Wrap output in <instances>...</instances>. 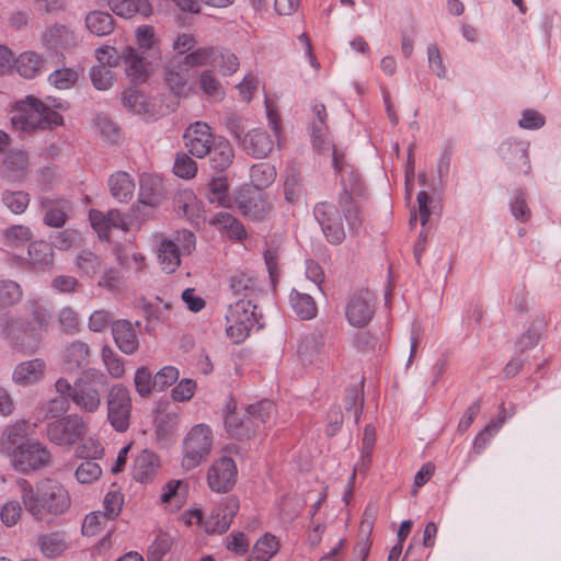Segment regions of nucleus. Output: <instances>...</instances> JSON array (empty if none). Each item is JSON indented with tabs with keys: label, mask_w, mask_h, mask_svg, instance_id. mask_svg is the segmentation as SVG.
<instances>
[{
	"label": "nucleus",
	"mask_w": 561,
	"mask_h": 561,
	"mask_svg": "<svg viewBox=\"0 0 561 561\" xmlns=\"http://www.w3.org/2000/svg\"><path fill=\"white\" fill-rule=\"evenodd\" d=\"M342 160L336 149L333 148V168L336 172L342 173L343 190L339 194L337 204L321 202L313 208L314 218L327 241L331 244H341L346 237V231L352 236L358 234L363 225L359 209L354 202V196L362 193V181L353 170L345 176Z\"/></svg>",
	"instance_id": "obj_1"
},
{
	"label": "nucleus",
	"mask_w": 561,
	"mask_h": 561,
	"mask_svg": "<svg viewBox=\"0 0 561 561\" xmlns=\"http://www.w3.org/2000/svg\"><path fill=\"white\" fill-rule=\"evenodd\" d=\"M16 486L25 511L36 520L58 517L71 506L68 490L56 480L46 478L33 486L26 479L20 478Z\"/></svg>",
	"instance_id": "obj_2"
},
{
	"label": "nucleus",
	"mask_w": 561,
	"mask_h": 561,
	"mask_svg": "<svg viewBox=\"0 0 561 561\" xmlns=\"http://www.w3.org/2000/svg\"><path fill=\"white\" fill-rule=\"evenodd\" d=\"M105 387L106 376L96 368L84 369L72 383L65 377L55 382V389L62 398L69 400L79 411L89 414L100 410Z\"/></svg>",
	"instance_id": "obj_3"
},
{
	"label": "nucleus",
	"mask_w": 561,
	"mask_h": 561,
	"mask_svg": "<svg viewBox=\"0 0 561 561\" xmlns=\"http://www.w3.org/2000/svg\"><path fill=\"white\" fill-rule=\"evenodd\" d=\"M0 336L9 346L22 355L35 354L43 341V333L27 319L21 317H0Z\"/></svg>",
	"instance_id": "obj_4"
},
{
	"label": "nucleus",
	"mask_w": 561,
	"mask_h": 561,
	"mask_svg": "<svg viewBox=\"0 0 561 561\" xmlns=\"http://www.w3.org/2000/svg\"><path fill=\"white\" fill-rule=\"evenodd\" d=\"M11 123L16 129L25 131L46 129L61 125L62 116L36 98L27 95L11 117Z\"/></svg>",
	"instance_id": "obj_5"
},
{
	"label": "nucleus",
	"mask_w": 561,
	"mask_h": 561,
	"mask_svg": "<svg viewBox=\"0 0 561 561\" xmlns=\"http://www.w3.org/2000/svg\"><path fill=\"white\" fill-rule=\"evenodd\" d=\"M213 442V431L207 424L194 425L182 443V468L190 471L204 462L211 451Z\"/></svg>",
	"instance_id": "obj_6"
},
{
	"label": "nucleus",
	"mask_w": 561,
	"mask_h": 561,
	"mask_svg": "<svg viewBox=\"0 0 561 561\" xmlns=\"http://www.w3.org/2000/svg\"><path fill=\"white\" fill-rule=\"evenodd\" d=\"M273 413V402L263 400L249 405L240 422H238V417L233 413L228 414L225 420V425L230 435L238 438H249L271 420Z\"/></svg>",
	"instance_id": "obj_7"
},
{
	"label": "nucleus",
	"mask_w": 561,
	"mask_h": 561,
	"mask_svg": "<svg viewBox=\"0 0 561 561\" xmlns=\"http://www.w3.org/2000/svg\"><path fill=\"white\" fill-rule=\"evenodd\" d=\"M195 234L188 230L176 231L172 238L162 239L157 248L158 262L167 273H173L181 264V256L195 249Z\"/></svg>",
	"instance_id": "obj_8"
},
{
	"label": "nucleus",
	"mask_w": 561,
	"mask_h": 561,
	"mask_svg": "<svg viewBox=\"0 0 561 561\" xmlns=\"http://www.w3.org/2000/svg\"><path fill=\"white\" fill-rule=\"evenodd\" d=\"M87 434V423L78 413L67 414L49 422L46 435L50 443L57 446H72Z\"/></svg>",
	"instance_id": "obj_9"
},
{
	"label": "nucleus",
	"mask_w": 561,
	"mask_h": 561,
	"mask_svg": "<svg viewBox=\"0 0 561 561\" xmlns=\"http://www.w3.org/2000/svg\"><path fill=\"white\" fill-rule=\"evenodd\" d=\"M106 404L111 426L116 432H126L131 416V398L128 388L122 383L113 385L107 393Z\"/></svg>",
	"instance_id": "obj_10"
},
{
	"label": "nucleus",
	"mask_w": 561,
	"mask_h": 561,
	"mask_svg": "<svg viewBox=\"0 0 561 561\" xmlns=\"http://www.w3.org/2000/svg\"><path fill=\"white\" fill-rule=\"evenodd\" d=\"M345 318L354 328L366 327L375 313V296L368 289L354 291L344 307Z\"/></svg>",
	"instance_id": "obj_11"
},
{
	"label": "nucleus",
	"mask_w": 561,
	"mask_h": 561,
	"mask_svg": "<svg viewBox=\"0 0 561 561\" xmlns=\"http://www.w3.org/2000/svg\"><path fill=\"white\" fill-rule=\"evenodd\" d=\"M50 460V453L42 443L28 439L24 446L14 454L10 461L16 471L28 473L45 467Z\"/></svg>",
	"instance_id": "obj_12"
},
{
	"label": "nucleus",
	"mask_w": 561,
	"mask_h": 561,
	"mask_svg": "<svg viewBox=\"0 0 561 561\" xmlns=\"http://www.w3.org/2000/svg\"><path fill=\"white\" fill-rule=\"evenodd\" d=\"M217 137L208 124L197 121L190 124L185 129L183 135L184 147L193 157L203 159L208 156Z\"/></svg>",
	"instance_id": "obj_13"
},
{
	"label": "nucleus",
	"mask_w": 561,
	"mask_h": 561,
	"mask_svg": "<svg viewBox=\"0 0 561 561\" xmlns=\"http://www.w3.org/2000/svg\"><path fill=\"white\" fill-rule=\"evenodd\" d=\"M238 469L232 458L222 456L216 459L207 471V483L211 491L226 493L237 481Z\"/></svg>",
	"instance_id": "obj_14"
},
{
	"label": "nucleus",
	"mask_w": 561,
	"mask_h": 561,
	"mask_svg": "<svg viewBox=\"0 0 561 561\" xmlns=\"http://www.w3.org/2000/svg\"><path fill=\"white\" fill-rule=\"evenodd\" d=\"M127 78L134 83L145 82L160 59H152L149 54H141L130 46L122 51Z\"/></svg>",
	"instance_id": "obj_15"
},
{
	"label": "nucleus",
	"mask_w": 561,
	"mask_h": 561,
	"mask_svg": "<svg viewBox=\"0 0 561 561\" xmlns=\"http://www.w3.org/2000/svg\"><path fill=\"white\" fill-rule=\"evenodd\" d=\"M239 511V501L234 496L224 499L210 513L205 523V530L208 534L225 533L237 512Z\"/></svg>",
	"instance_id": "obj_16"
},
{
	"label": "nucleus",
	"mask_w": 561,
	"mask_h": 561,
	"mask_svg": "<svg viewBox=\"0 0 561 561\" xmlns=\"http://www.w3.org/2000/svg\"><path fill=\"white\" fill-rule=\"evenodd\" d=\"M173 206L179 216L185 217L194 226H199L205 221L202 203L192 190L176 192Z\"/></svg>",
	"instance_id": "obj_17"
},
{
	"label": "nucleus",
	"mask_w": 561,
	"mask_h": 561,
	"mask_svg": "<svg viewBox=\"0 0 561 561\" xmlns=\"http://www.w3.org/2000/svg\"><path fill=\"white\" fill-rule=\"evenodd\" d=\"M90 345L82 340H73L67 343L61 351V363L64 369L68 373L84 369L90 365Z\"/></svg>",
	"instance_id": "obj_18"
},
{
	"label": "nucleus",
	"mask_w": 561,
	"mask_h": 561,
	"mask_svg": "<svg viewBox=\"0 0 561 561\" xmlns=\"http://www.w3.org/2000/svg\"><path fill=\"white\" fill-rule=\"evenodd\" d=\"M46 368V362L42 358L24 360L15 366L12 379L19 386H33L44 379Z\"/></svg>",
	"instance_id": "obj_19"
},
{
	"label": "nucleus",
	"mask_w": 561,
	"mask_h": 561,
	"mask_svg": "<svg viewBox=\"0 0 561 561\" xmlns=\"http://www.w3.org/2000/svg\"><path fill=\"white\" fill-rule=\"evenodd\" d=\"M41 41L47 49H70L78 45L75 32L62 24L47 27L41 34Z\"/></svg>",
	"instance_id": "obj_20"
},
{
	"label": "nucleus",
	"mask_w": 561,
	"mask_h": 561,
	"mask_svg": "<svg viewBox=\"0 0 561 561\" xmlns=\"http://www.w3.org/2000/svg\"><path fill=\"white\" fill-rule=\"evenodd\" d=\"M27 440L26 423L15 422L3 430L0 437V451L11 461L14 458V454H16Z\"/></svg>",
	"instance_id": "obj_21"
},
{
	"label": "nucleus",
	"mask_w": 561,
	"mask_h": 561,
	"mask_svg": "<svg viewBox=\"0 0 561 561\" xmlns=\"http://www.w3.org/2000/svg\"><path fill=\"white\" fill-rule=\"evenodd\" d=\"M163 199V186L159 176L142 173L139 179L138 202L142 206L156 208Z\"/></svg>",
	"instance_id": "obj_22"
},
{
	"label": "nucleus",
	"mask_w": 561,
	"mask_h": 561,
	"mask_svg": "<svg viewBox=\"0 0 561 561\" xmlns=\"http://www.w3.org/2000/svg\"><path fill=\"white\" fill-rule=\"evenodd\" d=\"M112 334L116 346L125 354H134L139 346L138 336L133 324L125 319L112 323Z\"/></svg>",
	"instance_id": "obj_23"
},
{
	"label": "nucleus",
	"mask_w": 561,
	"mask_h": 561,
	"mask_svg": "<svg viewBox=\"0 0 561 561\" xmlns=\"http://www.w3.org/2000/svg\"><path fill=\"white\" fill-rule=\"evenodd\" d=\"M241 145L248 154L257 159L266 157L274 147L270 135L262 129L250 130L245 134Z\"/></svg>",
	"instance_id": "obj_24"
},
{
	"label": "nucleus",
	"mask_w": 561,
	"mask_h": 561,
	"mask_svg": "<svg viewBox=\"0 0 561 561\" xmlns=\"http://www.w3.org/2000/svg\"><path fill=\"white\" fill-rule=\"evenodd\" d=\"M209 225L216 227L221 234L233 241H242L248 236L242 222L224 210L215 214L209 220Z\"/></svg>",
	"instance_id": "obj_25"
},
{
	"label": "nucleus",
	"mask_w": 561,
	"mask_h": 561,
	"mask_svg": "<svg viewBox=\"0 0 561 561\" xmlns=\"http://www.w3.org/2000/svg\"><path fill=\"white\" fill-rule=\"evenodd\" d=\"M240 213L248 219L261 220L271 210L267 196L262 192L249 197H241L237 201Z\"/></svg>",
	"instance_id": "obj_26"
},
{
	"label": "nucleus",
	"mask_w": 561,
	"mask_h": 561,
	"mask_svg": "<svg viewBox=\"0 0 561 561\" xmlns=\"http://www.w3.org/2000/svg\"><path fill=\"white\" fill-rule=\"evenodd\" d=\"M164 82L174 95H186L188 69L182 61L170 62L164 70Z\"/></svg>",
	"instance_id": "obj_27"
},
{
	"label": "nucleus",
	"mask_w": 561,
	"mask_h": 561,
	"mask_svg": "<svg viewBox=\"0 0 561 561\" xmlns=\"http://www.w3.org/2000/svg\"><path fill=\"white\" fill-rule=\"evenodd\" d=\"M323 346V336L318 332L309 333L302 336L297 345V355L301 364H313L319 358Z\"/></svg>",
	"instance_id": "obj_28"
},
{
	"label": "nucleus",
	"mask_w": 561,
	"mask_h": 561,
	"mask_svg": "<svg viewBox=\"0 0 561 561\" xmlns=\"http://www.w3.org/2000/svg\"><path fill=\"white\" fill-rule=\"evenodd\" d=\"M108 187L117 202L128 203L134 196L135 182L127 172L117 171L110 176Z\"/></svg>",
	"instance_id": "obj_29"
},
{
	"label": "nucleus",
	"mask_w": 561,
	"mask_h": 561,
	"mask_svg": "<svg viewBox=\"0 0 561 561\" xmlns=\"http://www.w3.org/2000/svg\"><path fill=\"white\" fill-rule=\"evenodd\" d=\"M111 10L118 16L129 19L139 14L149 16L152 7L148 0H108Z\"/></svg>",
	"instance_id": "obj_30"
},
{
	"label": "nucleus",
	"mask_w": 561,
	"mask_h": 561,
	"mask_svg": "<svg viewBox=\"0 0 561 561\" xmlns=\"http://www.w3.org/2000/svg\"><path fill=\"white\" fill-rule=\"evenodd\" d=\"M136 51L141 54H149L152 59H161V51L158 46V41L154 34V28L151 25H140L135 32Z\"/></svg>",
	"instance_id": "obj_31"
},
{
	"label": "nucleus",
	"mask_w": 561,
	"mask_h": 561,
	"mask_svg": "<svg viewBox=\"0 0 561 561\" xmlns=\"http://www.w3.org/2000/svg\"><path fill=\"white\" fill-rule=\"evenodd\" d=\"M208 156L210 157V167L217 171H224L232 163L234 152L230 142L218 136Z\"/></svg>",
	"instance_id": "obj_32"
},
{
	"label": "nucleus",
	"mask_w": 561,
	"mask_h": 561,
	"mask_svg": "<svg viewBox=\"0 0 561 561\" xmlns=\"http://www.w3.org/2000/svg\"><path fill=\"white\" fill-rule=\"evenodd\" d=\"M158 466L157 456L151 451L142 450L134 463V479L141 483L148 482L156 474Z\"/></svg>",
	"instance_id": "obj_33"
},
{
	"label": "nucleus",
	"mask_w": 561,
	"mask_h": 561,
	"mask_svg": "<svg viewBox=\"0 0 561 561\" xmlns=\"http://www.w3.org/2000/svg\"><path fill=\"white\" fill-rule=\"evenodd\" d=\"M87 28L96 36L111 34L115 28V20L104 11H91L85 16Z\"/></svg>",
	"instance_id": "obj_34"
},
{
	"label": "nucleus",
	"mask_w": 561,
	"mask_h": 561,
	"mask_svg": "<svg viewBox=\"0 0 561 561\" xmlns=\"http://www.w3.org/2000/svg\"><path fill=\"white\" fill-rule=\"evenodd\" d=\"M27 261L33 266H51L54 262L51 244L43 240L31 242L27 248Z\"/></svg>",
	"instance_id": "obj_35"
},
{
	"label": "nucleus",
	"mask_w": 561,
	"mask_h": 561,
	"mask_svg": "<svg viewBox=\"0 0 561 561\" xmlns=\"http://www.w3.org/2000/svg\"><path fill=\"white\" fill-rule=\"evenodd\" d=\"M26 309L32 317L28 321L42 333L47 332L51 320V312L47 305L38 298H32L26 301Z\"/></svg>",
	"instance_id": "obj_36"
},
{
	"label": "nucleus",
	"mask_w": 561,
	"mask_h": 561,
	"mask_svg": "<svg viewBox=\"0 0 561 561\" xmlns=\"http://www.w3.org/2000/svg\"><path fill=\"white\" fill-rule=\"evenodd\" d=\"M278 549V540L275 536L267 533L256 540L248 561H270Z\"/></svg>",
	"instance_id": "obj_37"
},
{
	"label": "nucleus",
	"mask_w": 561,
	"mask_h": 561,
	"mask_svg": "<svg viewBox=\"0 0 561 561\" xmlns=\"http://www.w3.org/2000/svg\"><path fill=\"white\" fill-rule=\"evenodd\" d=\"M20 76L26 79L35 78L41 73L43 59L34 51L22 53L13 62Z\"/></svg>",
	"instance_id": "obj_38"
},
{
	"label": "nucleus",
	"mask_w": 561,
	"mask_h": 561,
	"mask_svg": "<svg viewBox=\"0 0 561 561\" xmlns=\"http://www.w3.org/2000/svg\"><path fill=\"white\" fill-rule=\"evenodd\" d=\"M508 209L514 219L526 224L531 219V209L527 203V193L518 187L514 191L508 202Z\"/></svg>",
	"instance_id": "obj_39"
},
{
	"label": "nucleus",
	"mask_w": 561,
	"mask_h": 561,
	"mask_svg": "<svg viewBox=\"0 0 561 561\" xmlns=\"http://www.w3.org/2000/svg\"><path fill=\"white\" fill-rule=\"evenodd\" d=\"M213 67L217 69L221 76L229 77L239 70L240 61L238 56L231 50L217 47L216 56H214Z\"/></svg>",
	"instance_id": "obj_40"
},
{
	"label": "nucleus",
	"mask_w": 561,
	"mask_h": 561,
	"mask_svg": "<svg viewBox=\"0 0 561 561\" xmlns=\"http://www.w3.org/2000/svg\"><path fill=\"white\" fill-rule=\"evenodd\" d=\"M276 179L274 165L267 162H260L250 169V180L253 186L260 192L268 187Z\"/></svg>",
	"instance_id": "obj_41"
},
{
	"label": "nucleus",
	"mask_w": 561,
	"mask_h": 561,
	"mask_svg": "<svg viewBox=\"0 0 561 561\" xmlns=\"http://www.w3.org/2000/svg\"><path fill=\"white\" fill-rule=\"evenodd\" d=\"M290 305L301 319H312L317 314V306L309 294L291 290Z\"/></svg>",
	"instance_id": "obj_42"
},
{
	"label": "nucleus",
	"mask_w": 561,
	"mask_h": 561,
	"mask_svg": "<svg viewBox=\"0 0 561 561\" xmlns=\"http://www.w3.org/2000/svg\"><path fill=\"white\" fill-rule=\"evenodd\" d=\"M27 154L24 151L11 152L3 162L4 174L9 180L21 179L27 169Z\"/></svg>",
	"instance_id": "obj_43"
},
{
	"label": "nucleus",
	"mask_w": 561,
	"mask_h": 561,
	"mask_svg": "<svg viewBox=\"0 0 561 561\" xmlns=\"http://www.w3.org/2000/svg\"><path fill=\"white\" fill-rule=\"evenodd\" d=\"M198 87L206 98L215 101L220 100L225 94L224 88L213 70L201 72Z\"/></svg>",
	"instance_id": "obj_44"
},
{
	"label": "nucleus",
	"mask_w": 561,
	"mask_h": 561,
	"mask_svg": "<svg viewBox=\"0 0 561 561\" xmlns=\"http://www.w3.org/2000/svg\"><path fill=\"white\" fill-rule=\"evenodd\" d=\"M38 546L43 554L47 558L58 557L67 549L64 535L59 533H50L39 536Z\"/></svg>",
	"instance_id": "obj_45"
},
{
	"label": "nucleus",
	"mask_w": 561,
	"mask_h": 561,
	"mask_svg": "<svg viewBox=\"0 0 561 561\" xmlns=\"http://www.w3.org/2000/svg\"><path fill=\"white\" fill-rule=\"evenodd\" d=\"M89 77L92 85L99 91H106L111 89L115 81L116 76L112 68L105 67L104 65H95L90 68Z\"/></svg>",
	"instance_id": "obj_46"
},
{
	"label": "nucleus",
	"mask_w": 561,
	"mask_h": 561,
	"mask_svg": "<svg viewBox=\"0 0 561 561\" xmlns=\"http://www.w3.org/2000/svg\"><path fill=\"white\" fill-rule=\"evenodd\" d=\"M2 242L8 247H21L33 238L30 227L24 225H13L2 231Z\"/></svg>",
	"instance_id": "obj_47"
},
{
	"label": "nucleus",
	"mask_w": 561,
	"mask_h": 561,
	"mask_svg": "<svg viewBox=\"0 0 561 561\" xmlns=\"http://www.w3.org/2000/svg\"><path fill=\"white\" fill-rule=\"evenodd\" d=\"M75 265L83 275L93 277L101 271L103 262L95 253L82 250L77 254Z\"/></svg>",
	"instance_id": "obj_48"
},
{
	"label": "nucleus",
	"mask_w": 561,
	"mask_h": 561,
	"mask_svg": "<svg viewBox=\"0 0 561 561\" xmlns=\"http://www.w3.org/2000/svg\"><path fill=\"white\" fill-rule=\"evenodd\" d=\"M21 286L11 279H0V310L18 304L22 299Z\"/></svg>",
	"instance_id": "obj_49"
},
{
	"label": "nucleus",
	"mask_w": 561,
	"mask_h": 561,
	"mask_svg": "<svg viewBox=\"0 0 561 561\" xmlns=\"http://www.w3.org/2000/svg\"><path fill=\"white\" fill-rule=\"evenodd\" d=\"M1 199L14 215L23 214L30 204V195L24 191H4Z\"/></svg>",
	"instance_id": "obj_50"
},
{
	"label": "nucleus",
	"mask_w": 561,
	"mask_h": 561,
	"mask_svg": "<svg viewBox=\"0 0 561 561\" xmlns=\"http://www.w3.org/2000/svg\"><path fill=\"white\" fill-rule=\"evenodd\" d=\"M207 198L210 204H216L221 207L230 205L228 185L225 179L215 178L209 182Z\"/></svg>",
	"instance_id": "obj_51"
},
{
	"label": "nucleus",
	"mask_w": 561,
	"mask_h": 561,
	"mask_svg": "<svg viewBox=\"0 0 561 561\" xmlns=\"http://www.w3.org/2000/svg\"><path fill=\"white\" fill-rule=\"evenodd\" d=\"M217 47H199L188 53L182 62L186 67L213 66L214 56Z\"/></svg>",
	"instance_id": "obj_52"
},
{
	"label": "nucleus",
	"mask_w": 561,
	"mask_h": 561,
	"mask_svg": "<svg viewBox=\"0 0 561 561\" xmlns=\"http://www.w3.org/2000/svg\"><path fill=\"white\" fill-rule=\"evenodd\" d=\"M237 318L233 316H226L227 335L234 342L239 343L247 339L250 331L252 330V322L245 317L243 321L237 322Z\"/></svg>",
	"instance_id": "obj_53"
},
{
	"label": "nucleus",
	"mask_w": 561,
	"mask_h": 561,
	"mask_svg": "<svg viewBox=\"0 0 561 561\" xmlns=\"http://www.w3.org/2000/svg\"><path fill=\"white\" fill-rule=\"evenodd\" d=\"M153 377L154 376L152 375V373L145 366H141L136 369L134 376V385L137 393L141 398L149 397L152 390H156Z\"/></svg>",
	"instance_id": "obj_54"
},
{
	"label": "nucleus",
	"mask_w": 561,
	"mask_h": 561,
	"mask_svg": "<svg viewBox=\"0 0 561 561\" xmlns=\"http://www.w3.org/2000/svg\"><path fill=\"white\" fill-rule=\"evenodd\" d=\"M78 72L72 68L56 69L48 76L51 85L59 90L70 89L78 81Z\"/></svg>",
	"instance_id": "obj_55"
},
{
	"label": "nucleus",
	"mask_w": 561,
	"mask_h": 561,
	"mask_svg": "<svg viewBox=\"0 0 561 561\" xmlns=\"http://www.w3.org/2000/svg\"><path fill=\"white\" fill-rule=\"evenodd\" d=\"M122 104L130 112L140 114L147 111L145 95L137 89L129 88L122 93Z\"/></svg>",
	"instance_id": "obj_56"
},
{
	"label": "nucleus",
	"mask_w": 561,
	"mask_h": 561,
	"mask_svg": "<svg viewBox=\"0 0 561 561\" xmlns=\"http://www.w3.org/2000/svg\"><path fill=\"white\" fill-rule=\"evenodd\" d=\"M173 172L181 179H193L197 173V163L184 152L175 156Z\"/></svg>",
	"instance_id": "obj_57"
},
{
	"label": "nucleus",
	"mask_w": 561,
	"mask_h": 561,
	"mask_svg": "<svg viewBox=\"0 0 561 561\" xmlns=\"http://www.w3.org/2000/svg\"><path fill=\"white\" fill-rule=\"evenodd\" d=\"M501 156L504 160L507 161V163H513V158L511 154H514L516 159L520 160L523 164L529 169V159H528V151L527 146L520 142H503L500 147Z\"/></svg>",
	"instance_id": "obj_58"
},
{
	"label": "nucleus",
	"mask_w": 561,
	"mask_h": 561,
	"mask_svg": "<svg viewBox=\"0 0 561 561\" xmlns=\"http://www.w3.org/2000/svg\"><path fill=\"white\" fill-rule=\"evenodd\" d=\"M101 356L107 373L113 378H121L124 376V363L122 358H119L110 346L105 345L102 347Z\"/></svg>",
	"instance_id": "obj_59"
},
{
	"label": "nucleus",
	"mask_w": 561,
	"mask_h": 561,
	"mask_svg": "<svg viewBox=\"0 0 561 561\" xmlns=\"http://www.w3.org/2000/svg\"><path fill=\"white\" fill-rule=\"evenodd\" d=\"M308 129L311 138L312 146L318 150H324L325 147H330L327 141L328 138V125L327 121H309Z\"/></svg>",
	"instance_id": "obj_60"
},
{
	"label": "nucleus",
	"mask_w": 561,
	"mask_h": 561,
	"mask_svg": "<svg viewBox=\"0 0 561 561\" xmlns=\"http://www.w3.org/2000/svg\"><path fill=\"white\" fill-rule=\"evenodd\" d=\"M172 543L170 535L160 533L148 548V561H160L171 549Z\"/></svg>",
	"instance_id": "obj_61"
},
{
	"label": "nucleus",
	"mask_w": 561,
	"mask_h": 561,
	"mask_svg": "<svg viewBox=\"0 0 561 561\" xmlns=\"http://www.w3.org/2000/svg\"><path fill=\"white\" fill-rule=\"evenodd\" d=\"M101 473L102 469L98 462L93 460H84L78 466L75 474L80 483L89 484L96 481Z\"/></svg>",
	"instance_id": "obj_62"
},
{
	"label": "nucleus",
	"mask_w": 561,
	"mask_h": 561,
	"mask_svg": "<svg viewBox=\"0 0 561 561\" xmlns=\"http://www.w3.org/2000/svg\"><path fill=\"white\" fill-rule=\"evenodd\" d=\"M111 520L106 514L101 511H94L89 513L82 524V534L88 537L95 536L102 529V527Z\"/></svg>",
	"instance_id": "obj_63"
},
{
	"label": "nucleus",
	"mask_w": 561,
	"mask_h": 561,
	"mask_svg": "<svg viewBox=\"0 0 561 561\" xmlns=\"http://www.w3.org/2000/svg\"><path fill=\"white\" fill-rule=\"evenodd\" d=\"M180 377V371L174 366H164L153 377L157 391H163L172 386Z\"/></svg>",
	"instance_id": "obj_64"
}]
</instances>
